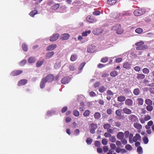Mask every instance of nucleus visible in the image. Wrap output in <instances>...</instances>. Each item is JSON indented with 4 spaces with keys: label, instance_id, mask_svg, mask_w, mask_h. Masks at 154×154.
Instances as JSON below:
<instances>
[{
    "label": "nucleus",
    "instance_id": "obj_1",
    "mask_svg": "<svg viewBox=\"0 0 154 154\" xmlns=\"http://www.w3.org/2000/svg\"><path fill=\"white\" fill-rule=\"evenodd\" d=\"M124 134L123 132H119L117 135V138L121 140L122 144L124 145L126 144L127 143V140L124 138Z\"/></svg>",
    "mask_w": 154,
    "mask_h": 154
},
{
    "label": "nucleus",
    "instance_id": "obj_2",
    "mask_svg": "<svg viewBox=\"0 0 154 154\" xmlns=\"http://www.w3.org/2000/svg\"><path fill=\"white\" fill-rule=\"evenodd\" d=\"M112 29L116 30V32L118 34H121L123 32V30L121 28V26L119 24L112 26Z\"/></svg>",
    "mask_w": 154,
    "mask_h": 154
},
{
    "label": "nucleus",
    "instance_id": "obj_3",
    "mask_svg": "<svg viewBox=\"0 0 154 154\" xmlns=\"http://www.w3.org/2000/svg\"><path fill=\"white\" fill-rule=\"evenodd\" d=\"M128 118L130 122L132 123L137 122L138 121L137 117L134 115L131 114L128 116Z\"/></svg>",
    "mask_w": 154,
    "mask_h": 154
},
{
    "label": "nucleus",
    "instance_id": "obj_4",
    "mask_svg": "<svg viewBox=\"0 0 154 154\" xmlns=\"http://www.w3.org/2000/svg\"><path fill=\"white\" fill-rule=\"evenodd\" d=\"M145 11L144 9H138L135 10L134 12V14L136 16H139L143 14Z\"/></svg>",
    "mask_w": 154,
    "mask_h": 154
},
{
    "label": "nucleus",
    "instance_id": "obj_5",
    "mask_svg": "<svg viewBox=\"0 0 154 154\" xmlns=\"http://www.w3.org/2000/svg\"><path fill=\"white\" fill-rule=\"evenodd\" d=\"M71 80V78L69 77H66L61 80V82L63 84H66L69 83Z\"/></svg>",
    "mask_w": 154,
    "mask_h": 154
},
{
    "label": "nucleus",
    "instance_id": "obj_6",
    "mask_svg": "<svg viewBox=\"0 0 154 154\" xmlns=\"http://www.w3.org/2000/svg\"><path fill=\"white\" fill-rule=\"evenodd\" d=\"M45 80L47 82H50L53 81L54 79V77L53 75L49 74L45 78Z\"/></svg>",
    "mask_w": 154,
    "mask_h": 154
},
{
    "label": "nucleus",
    "instance_id": "obj_7",
    "mask_svg": "<svg viewBox=\"0 0 154 154\" xmlns=\"http://www.w3.org/2000/svg\"><path fill=\"white\" fill-rule=\"evenodd\" d=\"M22 70H15L12 71L11 74V75L13 76H15L20 74L23 72Z\"/></svg>",
    "mask_w": 154,
    "mask_h": 154
},
{
    "label": "nucleus",
    "instance_id": "obj_8",
    "mask_svg": "<svg viewBox=\"0 0 154 154\" xmlns=\"http://www.w3.org/2000/svg\"><path fill=\"white\" fill-rule=\"evenodd\" d=\"M57 47V45L55 44H52L49 45L47 48L46 50L47 51H51L54 50Z\"/></svg>",
    "mask_w": 154,
    "mask_h": 154
},
{
    "label": "nucleus",
    "instance_id": "obj_9",
    "mask_svg": "<svg viewBox=\"0 0 154 154\" xmlns=\"http://www.w3.org/2000/svg\"><path fill=\"white\" fill-rule=\"evenodd\" d=\"M141 140V137L140 135L136 134L135 136L133 138V142H136L137 141H140Z\"/></svg>",
    "mask_w": 154,
    "mask_h": 154
},
{
    "label": "nucleus",
    "instance_id": "obj_10",
    "mask_svg": "<svg viewBox=\"0 0 154 154\" xmlns=\"http://www.w3.org/2000/svg\"><path fill=\"white\" fill-rule=\"evenodd\" d=\"M95 47L94 45H89L87 51L88 53H91L95 51Z\"/></svg>",
    "mask_w": 154,
    "mask_h": 154
},
{
    "label": "nucleus",
    "instance_id": "obj_11",
    "mask_svg": "<svg viewBox=\"0 0 154 154\" xmlns=\"http://www.w3.org/2000/svg\"><path fill=\"white\" fill-rule=\"evenodd\" d=\"M86 20L87 22L90 23H92L96 21V20L94 19L90 15H88L87 17Z\"/></svg>",
    "mask_w": 154,
    "mask_h": 154
},
{
    "label": "nucleus",
    "instance_id": "obj_12",
    "mask_svg": "<svg viewBox=\"0 0 154 154\" xmlns=\"http://www.w3.org/2000/svg\"><path fill=\"white\" fill-rule=\"evenodd\" d=\"M59 36V35L58 34H54L51 37L50 40L51 42L55 41L58 38Z\"/></svg>",
    "mask_w": 154,
    "mask_h": 154
},
{
    "label": "nucleus",
    "instance_id": "obj_13",
    "mask_svg": "<svg viewBox=\"0 0 154 154\" xmlns=\"http://www.w3.org/2000/svg\"><path fill=\"white\" fill-rule=\"evenodd\" d=\"M125 104L128 106H131L133 105V101L131 99H127L125 100Z\"/></svg>",
    "mask_w": 154,
    "mask_h": 154
},
{
    "label": "nucleus",
    "instance_id": "obj_14",
    "mask_svg": "<svg viewBox=\"0 0 154 154\" xmlns=\"http://www.w3.org/2000/svg\"><path fill=\"white\" fill-rule=\"evenodd\" d=\"M54 54V52L53 51L49 52L46 54L45 55V57L46 58L49 59L51 58Z\"/></svg>",
    "mask_w": 154,
    "mask_h": 154
},
{
    "label": "nucleus",
    "instance_id": "obj_15",
    "mask_svg": "<svg viewBox=\"0 0 154 154\" xmlns=\"http://www.w3.org/2000/svg\"><path fill=\"white\" fill-rule=\"evenodd\" d=\"M27 80L26 79H22L20 81L18 84L17 85L18 86H22L25 85L27 82Z\"/></svg>",
    "mask_w": 154,
    "mask_h": 154
},
{
    "label": "nucleus",
    "instance_id": "obj_16",
    "mask_svg": "<svg viewBox=\"0 0 154 154\" xmlns=\"http://www.w3.org/2000/svg\"><path fill=\"white\" fill-rule=\"evenodd\" d=\"M131 62H126L123 65V67L126 69H129L131 68Z\"/></svg>",
    "mask_w": 154,
    "mask_h": 154
},
{
    "label": "nucleus",
    "instance_id": "obj_17",
    "mask_svg": "<svg viewBox=\"0 0 154 154\" xmlns=\"http://www.w3.org/2000/svg\"><path fill=\"white\" fill-rule=\"evenodd\" d=\"M46 82V81L45 80V78H43L42 79L40 83V88H44L45 86V84Z\"/></svg>",
    "mask_w": 154,
    "mask_h": 154
},
{
    "label": "nucleus",
    "instance_id": "obj_18",
    "mask_svg": "<svg viewBox=\"0 0 154 154\" xmlns=\"http://www.w3.org/2000/svg\"><path fill=\"white\" fill-rule=\"evenodd\" d=\"M122 110L125 114L128 115L131 114L132 112L131 109L127 108H124Z\"/></svg>",
    "mask_w": 154,
    "mask_h": 154
},
{
    "label": "nucleus",
    "instance_id": "obj_19",
    "mask_svg": "<svg viewBox=\"0 0 154 154\" xmlns=\"http://www.w3.org/2000/svg\"><path fill=\"white\" fill-rule=\"evenodd\" d=\"M69 34L67 33L64 34L62 35L60 39L62 40H66L69 38Z\"/></svg>",
    "mask_w": 154,
    "mask_h": 154
},
{
    "label": "nucleus",
    "instance_id": "obj_20",
    "mask_svg": "<svg viewBox=\"0 0 154 154\" xmlns=\"http://www.w3.org/2000/svg\"><path fill=\"white\" fill-rule=\"evenodd\" d=\"M45 61L44 59H42L38 60L36 63V66L37 67H39L41 66Z\"/></svg>",
    "mask_w": 154,
    "mask_h": 154
},
{
    "label": "nucleus",
    "instance_id": "obj_21",
    "mask_svg": "<svg viewBox=\"0 0 154 154\" xmlns=\"http://www.w3.org/2000/svg\"><path fill=\"white\" fill-rule=\"evenodd\" d=\"M133 126L135 128L137 129H141L142 127L141 125L137 123H134Z\"/></svg>",
    "mask_w": 154,
    "mask_h": 154
},
{
    "label": "nucleus",
    "instance_id": "obj_22",
    "mask_svg": "<svg viewBox=\"0 0 154 154\" xmlns=\"http://www.w3.org/2000/svg\"><path fill=\"white\" fill-rule=\"evenodd\" d=\"M140 91L139 88H136L133 91V94L136 96H137L139 94Z\"/></svg>",
    "mask_w": 154,
    "mask_h": 154
},
{
    "label": "nucleus",
    "instance_id": "obj_23",
    "mask_svg": "<svg viewBox=\"0 0 154 154\" xmlns=\"http://www.w3.org/2000/svg\"><path fill=\"white\" fill-rule=\"evenodd\" d=\"M100 30V29H94L93 31V33L95 35H98L101 34L103 32L102 30H101L100 31H99Z\"/></svg>",
    "mask_w": 154,
    "mask_h": 154
},
{
    "label": "nucleus",
    "instance_id": "obj_24",
    "mask_svg": "<svg viewBox=\"0 0 154 154\" xmlns=\"http://www.w3.org/2000/svg\"><path fill=\"white\" fill-rule=\"evenodd\" d=\"M36 59L34 57H31L28 60V62L29 63H31L35 62Z\"/></svg>",
    "mask_w": 154,
    "mask_h": 154
},
{
    "label": "nucleus",
    "instance_id": "obj_25",
    "mask_svg": "<svg viewBox=\"0 0 154 154\" xmlns=\"http://www.w3.org/2000/svg\"><path fill=\"white\" fill-rule=\"evenodd\" d=\"M101 117V114L99 112H95L94 115V118L97 120L99 119Z\"/></svg>",
    "mask_w": 154,
    "mask_h": 154
},
{
    "label": "nucleus",
    "instance_id": "obj_26",
    "mask_svg": "<svg viewBox=\"0 0 154 154\" xmlns=\"http://www.w3.org/2000/svg\"><path fill=\"white\" fill-rule=\"evenodd\" d=\"M55 111L54 110H49L46 113V115L48 116H51L55 114Z\"/></svg>",
    "mask_w": 154,
    "mask_h": 154
},
{
    "label": "nucleus",
    "instance_id": "obj_27",
    "mask_svg": "<svg viewBox=\"0 0 154 154\" xmlns=\"http://www.w3.org/2000/svg\"><path fill=\"white\" fill-rule=\"evenodd\" d=\"M126 97L124 96H120L117 98V100L119 102H123L125 100Z\"/></svg>",
    "mask_w": 154,
    "mask_h": 154
},
{
    "label": "nucleus",
    "instance_id": "obj_28",
    "mask_svg": "<svg viewBox=\"0 0 154 154\" xmlns=\"http://www.w3.org/2000/svg\"><path fill=\"white\" fill-rule=\"evenodd\" d=\"M116 0H108L107 3L110 5H113L116 2Z\"/></svg>",
    "mask_w": 154,
    "mask_h": 154
},
{
    "label": "nucleus",
    "instance_id": "obj_29",
    "mask_svg": "<svg viewBox=\"0 0 154 154\" xmlns=\"http://www.w3.org/2000/svg\"><path fill=\"white\" fill-rule=\"evenodd\" d=\"M145 75L143 74H138L137 78L138 80L143 79L145 78Z\"/></svg>",
    "mask_w": 154,
    "mask_h": 154
},
{
    "label": "nucleus",
    "instance_id": "obj_30",
    "mask_svg": "<svg viewBox=\"0 0 154 154\" xmlns=\"http://www.w3.org/2000/svg\"><path fill=\"white\" fill-rule=\"evenodd\" d=\"M22 48L23 50L26 52L28 51V46L25 43H23L22 45Z\"/></svg>",
    "mask_w": 154,
    "mask_h": 154
},
{
    "label": "nucleus",
    "instance_id": "obj_31",
    "mask_svg": "<svg viewBox=\"0 0 154 154\" xmlns=\"http://www.w3.org/2000/svg\"><path fill=\"white\" fill-rule=\"evenodd\" d=\"M145 103L147 105H152V100L149 99H147L145 100Z\"/></svg>",
    "mask_w": 154,
    "mask_h": 154
},
{
    "label": "nucleus",
    "instance_id": "obj_32",
    "mask_svg": "<svg viewBox=\"0 0 154 154\" xmlns=\"http://www.w3.org/2000/svg\"><path fill=\"white\" fill-rule=\"evenodd\" d=\"M146 110L149 112H151L153 109V107L152 105H148L146 107Z\"/></svg>",
    "mask_w": 154,
    "mask_h": 154
},
{
    "label": "nucleus",
    "instance_id": "obj_33",
    "mask_svg": "<svg viewBox=\"0 0 154 154\" xmlns=\"http://www.w3.org/2000/svg\"><path fill=\"white\" fill-rule=\"evenodd\" d=\"M38 11L36 10H33L31 11L29 14V15L32 17H33L35 15L37 14Z\"/></svg>",
    "mask_w": 154,
    "mask_h": 154
},
{
    "label": "nucleus",
    "instance_id": "obj_34",
    "mask_svg": "<svg viewBox=\"0 0 154 154\" xmlns=\"http://www.w3.org/2000/svg\"><path fill=\"white\" fill-rule=\"evenodd\" d=\"M77 58V56L76 54H72L70 58V60L72 61L75 60Z\"/></svg>",
    "mask_w": 154,
    "mask_h": 154
},
{
    "label": "nucleus",
    "instance_id": "obj_35",
    "mask_svg": "<svg viewBox=\"0 0 154 154\" xmlns=\"http://www.w3.org/2000/svg\"><path fill=\"white\" fill-rule=\"evenodd\" d=\"M133 135L131 133L129 134L128 136L129 138V141L130 143H133Z\"/></svg>",
    "mask_w": 154,
    "mask_h": 154
},
{
    "label": "nucleus",
    "instance_id": "obj_36",
    "mask_svg": "<svg viewBox=\"0 0 154 154\" xmlns=\"http://www.w3.org/2000/svg\"><path fill=\"white\" fill-rule=\"evenodd\" d=\"M137 151L138 154H142L143 153V149L140 146H139L137 149Z\"/></svg>",
    "mask_w": 154,
    "mask_h": 154
},
{
    "label": "nucleus",
    "instance_id": "obj_37",
    "mask_svg": "<svg viewBox=\"0 0 154 154\" xmlns=\"http://www.w3.org/2000/svg\"><path fill=\"white\" fill-rule=\"evenodd\" d=\"M85 64V62H83L80 65L79 68V73H80L81 72V71L82 70Z\"/></svg>",
    "mask_w": 154,
    "mask_h": 154
},
{
    "label": "nucleus",
    "instance_id": "obj_38",
    "mask_svg": "<svg viewBox=\"0 0 154 154\" xmlns=\"http://www.w3.org/2000/svg\"><path fill=\"white\" fill-rule=\"evenodd\" d=\"M91 32V30H90L86 31L82 33V35L83 36H87L88 34H90Z\"/></svg>",
    "mask_w": 154,
    "mask_h": 154
},
{
    "label": "nucleus",
    "instance_id": "obj_39",
    "mask_svg": "<svg viewBox=\"0 0 154 154\" xmlns=\"http://www.w3.org/2000/svg\"><path fill=\"white\" fill-rule=\"evenodd\" d=\"M106 90V88L104 86H102L100 87L99 88V91L101 93H102Z\"/></svg>",
    "mask_w": 154,
    "mask_h": 154
},
{
    "label": "nucleus",
    "instance_id": "obj_40",
    "mask_svg": "<svg viewBox=\"0 0 154 154\" xmlns=\"http://www.w3.org/2000/svg\"><path fill=\"white\" fill-rule=\"evenodd\" d=\"M60 6L59 4H56L52 7V9L54 10H56Z\"/></svg>",
    "mask_w": 154,
    "mask_h": 154
},
{
    "label": "nucleus",
    "instance_id": "obj_41",
    "mask_svg": "<svg viewBox=\"0 0 154 154\" xmlns=\"http://www.w3.org/2000/svg\"><path fill=\"white\" fill-rule=\"evenodd\" d=\"M137 100L138 102V104L140 105L143 104V99L141 98H139L137 99Z\"/></svg>",
    "mask_w": 154,
    "mask_h": 154
},
{
    "label": "nucleus",
    "instance_id": "obj_42",
    "mask_svg": "<svg viewBox=\"0 0 154 154\" xmlns=\"http://www.w3.org/2000/svg\"><path fill=\"white\" fill-rule=\"evenodd\" d=\"M118 74V72L116 71H114L110 73V75L112 77H115Z\"/></svg>",
    "mask_w": 154,
    "mask_h": 154
},
{
    "label": "nucleus",
    "instance_id": "obj_43",
    "mask_svg": "<svg viewBox=\"0 0 154 154\" xmlns=\"http://www.w3.org/2000/svg\"><path fill=\"white\" fill-rule=\"evenodd\" d=\"M143 72L145 74H148L149 72V69L146 68H143L142 70Z\"/></svg>",
    "mask_w": 154,
    "mask_h": 154
},
{
    "label": "nucleus",
    "instance_id": "obj_44",
    "mask_svg": "<svg viewBox=\"0 0 154 154\" xmlns=\"http://www.w3.org/2000/svg\"><path fill=\"white\" fill-rule=\"evenodd\" d=\"M109 140L111 142H115L116 141V139L115 137L111 135L109 138Z\"/></svg>",
    "mask_w": 154,
    "mask_h": 154
},
{
    "label": "nucleus",
    "instance_id": "obj_45",
    "mask_svg": "<svg viewBox=\"0 0 154 154\" xmlns=\"http://www.w3.org/2000/svg\"><path fill=\"white\" fill-rule=\"evenodd\" d=\"M92 141V140L90 137L88 138L86 140V142L88 145H90Z\"/></svg>",
    "mask_w": 154,
    "mask_h": 154
},
{
    "label": "nucleus",
    "instance_id": "obj_46",
    "mask_svg": "<svg viewBox=\"0 0 154 154\" xmlns=\"http://www.w3.org/2000/svg\"><path fill=\"white\" fill-rule=\"evenodd\" d=\"M122 110L120 109L117 110L116 111V114L118 116H119L121 115L122 114Z\"/></svg>",
    "mask_w": 154,
    "mask_h": 154
},
{
    "label": "nucleus",
    "instance_id": "obj_47",
    "mask_svg": "<svg viewBox=\"0 0 154 154\" xmlns=\"http://www.w3.org/2000/svg\"><path fill=\"white\" fill-rule=\"evenodd\" d=\"M125 149L129 150V151H131L132 149V147L131 146V145H130L129 144H127L126 145L125 147Z\"/></svg>",
    "mask_w": 154,
    "mask_h": 154
},
{
    "label": "nucleus",
    "instance_id": "obj_48",
    "mask_svg": "<svg viewBox=\"0 0 154 154\" xmlns=\"http://www.w3.org/2000/svg\"><path fill=\"white\" fill-rule=\"evenodd\" d=\"M80 134V131L78 129H75L74 132V134L75 136H77L79 135Z\"/></svg>",
    "mask_w": 154,
    "mask_h": 154
},
{
    "label": "nucleus",
    "instance_id": "obj_49",
    "mask_svg": "<svg viewBox=\"0 0 154 154\" xmlns=\"http://www.w3.org/2000/svg\"><path fill=\"white\" fill-rule=\"evenodd\" d=\"M111 127L110 124H105L103 125V128L105 129H108Z\"/></svg>",
    "mask_w": 154,
    "mask_h": 154
},
{
    "label": "nucleus",
    "instance_id": "obj_50",
    "mask_svg": "<svg viewBox=\"0 0 154 154\" xmlns=\"http://www.w3.org/2000/svg\"><path fill=\"white\" fill-rule=\"evenodd\" d=\"M146 128L147 129L146 132L148 134H150L151 133V131L150 129V127H148L147 126H145Z\"/></svg>",
    "mask_w": 154,
    "mask_h": 154
},
{
    "label": "nucleus",
    "instance_id": "obj_51",
    "mask_svg": "<svg viewBox=\"0 0 154 154\" xmlns=\"http://www.w3.org/2000/svg\"><path fill=\"white\" fill-rule=\"evenodd\" d=\"M90 113V111L89 110H86L83 113V116L85 117H87L89 116Z\"/></svg>",
    "mask_w": 154,
    "mask_h": 154
},
{
    "label": "nucleus",
    "instance_id": "obj_52",
    "mask_svg": "<svg viewBox=\"0 0 154 154\" xmlns=\"http://www.w3.org/2000/svg\"><path fill=\"white\" fill-rule=\"evenodd\" d=\"M143 140L144 143L145 144H147L149 142L148 138L146 137H143Z\"/></svg>",
    "mask_w": 154,
    "mask_h": 154
},
{
    "label": "nucleus",
    "instance_id": "obj_53",
    "mask_svg": "<svg viewBox=\"0 0 154 154\" xmlns=\"http://www.w3.org/2000/svg\"><path fill=\"white\" fill-rule=\"evenodd\" d=\"M69 69L72 71H74L76 69V68L73 64H70L69 66Z\"/></svg>",
    "mask_w": 154,
    "mask_h": 154
},
{
    "label": "nucleus",
    "instance_id": "obj_54",
    "mask_svg": "<svg viewBox=\"0 0 154 154\" xmlns=\"http://www.w3.org/2000/svg\"><path fill=\"white\" fill-rule=\"evenodd\" d=\"M143 29L140 28H137L135 30V31L136 33L139 34L143 32Z\"/></svg>",
    "mask_w": 154,
    "mask_h": 154
},
{
    "label": "nucleus",
    "instance_id": "obj_55",
    "mask_svg": "<svg viewBox=\"0 0 154 154\" xmlns=\"http://www.w3.org/2000/svg\"><path fill=\"white\" fill-rule=\"evenodd\" d=\"M73 114L74 116L76 117L78 116L79 115V112L77 110H74L73 111Z\"/></svg>",
    "mask_w": 154,
    "mask_h": 154
},
{
    "label": "nucleus",
    "instance_id": "obj_56",
    "mask_svg": "<svg viewBox=\"0 0 154 154\" xmlns=\"http://www.w3.org/2000/svg\"><path fill=\"white\" fill-rule=\"evenodd\" d=\"M144 43V42L142 41H140L139 42L136 43L135 44L136 46H141Z\"/></svg>",
    "mask_w": 154,
    "mask_h": 154
},
{
    "label": "nucleus",
    "instance_id": "obj_57",
    "mask_svg": "<svg viewBox=\"0 0 154 154\" xmlns=\"http://www.w3.org/2000/svg\"><path fill=\"white\" fill-rule=\"evenodd\" d=\"M108 57H103L101 59V61L103 63H105L108 60Z\"/></svg>",
    "mask_w": 154,
    "mask_h": 154
},
{
    "label": "nucleus",
    "instance_id": "obj_58",
    "mask_svg": "<svg viewBox=\"0 0 154 154\" xmlns=\"http://www.w3.org/2000/svg\"><path fill=\"white\" fill-rule=\"evenodd\" d=\"M91 128L93 129L94 130H96L97 128V125L96 124L92 123L91 125Z\"/></svg>",
    "mask_w": 154,
    "mask_h": 154
},
{
    "label": "nucleus",
    "instance_id": "obj_59",
    "mask_svg": "<svg viewBox=\"0 0 154 154\" xmlns=\"http://www.w3.org/2000/svg\"><path fill=\"white\" fill-rule=\"evenodd\" d=\"M93 14L94 15L97 16L100 15V12L99 11H94L93 13Z\"/></svg>",
    "mask_w": 154,
    "mask_h": 154
},
{
    "label": "nucleus",
    "instance_id": "obj_60",
    "mask_svg": "<svg viewBox=\"0 0 154 154\" xmlns=\"http://www.w3.org/2000/svg\"><path fill=\"white\" fill-rule=\"evenodd\" d=\"M26 61L25 60H24L22 61L20 63V66H23L26 63Z\"/></svg>",
    "mask_w": 154,
    "mask_h": 154
},
{
    "label": "nucleus",
    "instance_id": "obj_61",
    "mask_svg": "<svg viewBox=\"0 0 154 154\" xmlns=\"http://www.w3.org/2000/svg\"><path fill=\"white\" fill-rule=\"evenodd\" d=\"M144 119L145 121H147L151 119V117L149 115H145Z\"/></svg>",
    "mask_w": 154,
    "mask_h": 154
},
{
    "label": "nucleus",
    "instance_id": "obj_62",
    "mask_svg": "<svg viewBox=\"0 0 154 154\" xmlns=\"http://www.w3.org/2000/svg\"><path fill=\"white\" fill-rule=\"evenodd\" d=\"M67 109V107L66 106L63 107L61 109V112L62 113L65 112Z\"/></svg>",
    "mask_w": 154,
    "mask_h": 154
},
{
    "label": "nucleus",
    "instance_id": "obj_63",
    "mask_svg": "<svg viewBox=\"0 0 154 154\" xmlns=\"http://www.w3.org/2000/svg\"><path fill=\"white\" fill-rule=\"evenodd\" d=\"M107 94L108 95L112 96L114 95L113 93L110 90H108L107 91Z\"/></svg>",
    "mask_w": 154,
    "mask_h": 154
},
{
    "label": "nucleus",
    "instance_id": "obj_64",
    "mask_svg": "<svg viewBox=\"0 0 154 154\" xmlns=\"http://www.w3.org/2000/svg\"><path fill=\"white\" fill-rule=\"evenodd\" d=\"M89 95L91 97H94L96 96V94L94 92L91 91L90 92Z\"/></svg>",
    "mask_w": 154,
    "mask_h": 154
}]
</instances>
